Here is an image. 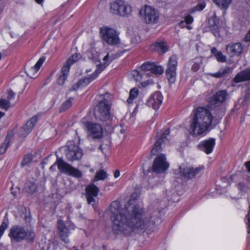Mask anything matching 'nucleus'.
<instances>
[{"instance_id":"obj_1","label":"nucleus","mask_w":250,"mask_h":250,"mask_svg":"<svg viewBox=\"0 0 250 250\" xmlns=\"http://www.w3.org/2000/svg\"><path fill=\"white\" fill-rule=\"evenodd\" d=\"M110 212L112 229L116 234H129L134 229L151 230L161 222L156 215L144 218V209L138 205H126L122 208L120 203L115 201L111 203Z\"/></svg>"},{"instance_id":"obj_2","label":"nucleus","mask_w":250,"mask_h":250,"mask_svg":"<svg viewBox=\"0 0 250 250\" xmlns=\"http://www.w3.org/2000/svg\"><path fill=\"white\" fill-rule=\"evenodd\" d=\"M189 133L194 137L205 135L209 130L213 116L206 108L198 107L192 113Z\"/></svg>"},{"instance_id":"obj_3","label":"nucleus","mask_w":250,"mask_h":250,"mask_svg":"<svg viewBox=\"0 0 250 250\" xmlns=\"http://www.w3.org/2000/svg\"><path fill=\"white\" fill-rule=\"evenodd\" d=\"M111 97V95L108 93L104 94L102 99L96 105L94 110L96 119L99 122L105 123V125H109L112 119L110 112L111 103L109 98Z\"/></svg>"},{"instance_id":"obj_4","label":"nucleus","mask_w":250,"mask_h":250,"mask_svg":"<svg viewBox=\"0 0 250 250\" xmlns=\"http://www.w3.org/2000/svg\"><path fill=\"white\" fill-rule=\"evenodd\" d=\"M11 241L20 242L26 240L28 242H32L35 238V233L33 229H26L20 225L12 226L8 234Z\"/></svg>"},{"instance_id":"obj_5","label":"nucleus","mask_w":250,"mask_h":250,"mask_svg":"<svg viewBox=\"0 0 250 250\" xmlns=\"http://www.w3.org/2000/svg\"><path fill=\"white\" fill-rule=\"evenodd\" d=\"M56 165L62 173H66L76 178H81L83 174L80 170L64 162L62 158L57 157L56 162L50 167V170H53L55 168Z\"/></svg>"},{"instance_id":"obj_6","label":"nucleus","mask_w":250,"mask_h":250,"mask_svg":"<svg viewBox=\"0 0 250 250\" xmlns=\"http://www.w3.org/2000/svg\"><path fill=\"white\" fill-rule=\"evenodd\" d=\"M110 10L113 14L128 17L131 14L132 8L123 0H115L110 3Z\"/></svg>"},{"instance_id":"obj_7","label":"nucleus","mask_w":250,"mask_h":250,"mask_svg":"<svg viewBox=\"0 0 250 250\" xmlns=\"http://www.w3.org/2000/svg\"><path fill=\"white\" fill-rule=\"evenodd\" d=\"M100 34L103 40L110 45L120 44L119 33L113 28L104 26L100 28Z\"/></svg>"},{"instance_id":"obj_8","label":"nucleus","mask_w":250,"mask_h":250,"mask_svg":"<svg viewBox=\"0 0 250 250\" xmlns=\"http://www.w3.org/2000/svg\"><path fill=\"white\" fill-rule=\"evenodd\" d=\"M139 14L146 23L155 24L159 21L158 12L150 6H145L141 9Z\"/></svg>"},{"instance_id":"obj_9","label":"nucleus","mask_w":250,"mask_h":250,"mask_svg":"<svg viewBox=\"0 0 250 250\" xmlns=\"http://www.w3.org/2000/svg\"><path fill=\"white\" fill-rule=\"evenodd\" d=\"M108 64L104 62L97 65V69L94 72L88 77L80 79L75 85H73L71 90H76L79 88L83 87L95 79L98 75L106 67Z\"/></svg>"},{"instance_id":"obj_10","label":"nucleus","mask_w":250,"mask_h":250,"mask_svg":"<svg viewBox=\"0 0 250 250\" xmlns=\"http://www.w3.org/2000/svg\"><path fill=\"white\" fill-rule=\"evenodd\" d=\"M83 124L89 137L93 139H98L103 137V128L100 124L90 122H83Z\"/></svg>"},{"instance_id":"obj_11","label":"nucleus","mask_w":250,"mask_h":250,"mask_svg":"<svg viewBox=\"0 0 250 250\" xmlns=\"http://www.w3.org/2000/svg\"><path fill=\"white\" fill-rule=\"evenodd\" d=\"M169 167V164L166 161V157L163 154L158 156L154 159L152 170L158 173L164 172Z\"/></svg>"},{"instance_id":"obj_12","label":"nucleus","mask_w":250,"mask_h":250,"mask_svg":"<svg viewBox=\"0 0 250 250\" xmlns=\"http://www.w3.org/2000/svg\"><path fill=\"white\" fill-rule=\"evenodd\" d=\"M228 97L227 90H219L210 98L209 103L212 108H216L225 103Z\"/></svg>"},{"instance_id":"obj_13","label":"nucleus","mask_w":250,"mask_h":250,"mask_svg":"<svg viewBox=\"0 0 250 250\" xmlns=\"http://www.w3.org/2000/svg\"><path fill=\"white\" fill-rule=\"evenodd\" d=\"M177 64L176 56L175 55L171 56L169 59L166 71L167 78L170 83H173L175 81Z\"/></svg>"},{"instance_id":"obj_14","label":"nucleus","mask_w":250,"mask_h":250,"mask_svg":"<svg viewBox=\"0 0 250 250\" xmlns=\"http://www.w3.org/2000/svg\"><path fill=\"white\" fill-rule=\"evenodd\" d=\"M67 148L66 156L69 161L73 162L81 159L83 153L82 150L79 148L78 146L70 142L67 146Z\"/></svg>"},{"instance_id":"obj_15","label":"nucleus","mask_w":250,"mask_h":250,"mask_svg":"<svg viewBox=\"0 0 250 250\" xmlns=\"http://www.w3.org/2000/svg\"><path fill=\"white\" fill-rule=\"evenodd\" d=\"M244 49V46L239 42H231L226 46V53L230 58L240 56Z\"/></svg>"},{"instance_id":"obj_16","label":"nucleus","mask_w":250,"mask_h":250,"mask_svg":"<svg viewBox=\"0 0 250 250\" xmlns=\"http://www.w3.org/2000/svg\"><path fill=\"white\" fill-rule=\"evenodd\" d=\"M163 97L161 93L156 91L153 94L146 102V104L155 110L158 109L162 103Z\"/></svg>"},{"instance_id":"obj_17","label":"nucleus","mask_w":250,"mask_h":250,"mask_svg":"<svg viewBox=\"0 0 250 250\" xmlns=\"http://www.w3.org/2000/svg\"><path fill=\"white\" fill-rule=\"evenodd\" d=\"M85 197L88 204L95 202L94 199L99 192V188L94 184L88 185L85 188Z\"/></svg>"},{"instance_id":"obj_18","label":"nucleus","mask_w":250,"mask_h":250,"mask_svg":"<svg viewBox=\"0 0 250 250\" xmlns=\"http://www.w3.org/2000/svg\"><path fill=\"white\" fill-rule=\"evenodd\" d=\"M208 27L215 37H220L219 20L214 14L208 20Z\"/></svg>"},{"instance_id":"obj_19","label":"nucleus","mask_w":250,"mask_h":250,"mask_svg":"<svg viewBox=\"0 0 250 250\" xmlns=\"http://www.w3.org/2000/svg\"><path fill=\"white\" fill-rule=\"evenodd\" d=\"M38 120L37 116H33L26 124L20 129L19 135L21 137H25L32 130Z\"/></svg>"},{"instance_id":"obj_20","label":"nucleus","mask_w":250,"mask_h":250,"mask_svg":"<svg viewBox=\"0 0 250 250\" xmlns=\"http://www.w3.org/2000/svg\"><path fill=\"white\" fill-rule=\"evenodd\" d=\"M215 144V139L210 138L201 142L197 147L199 150L204 151L207 154H209L212 152Z\"/></svg>"},{"instance_id":"obj_21","label":"nucleus","mask_w":250,"mask_h":250,"mask_svg":"<svg viewBox=\"0 0 250 250\" xmlns=\"http://www.w3.org/2000/svg\"><path fill=\"white\" fill-rule=\"evenodd\" d=\"M57 228L59 231L60 238L64 242L67 243L69 242L68 234L69 230L68 228L64 225L63 222L59 220L57 222Z\"/></svg>"},{"instance_id":"obj_22","label":"nucleus","mask_w":250,"mask_h":250,"mask_svg":"<svg viewBox=\"0 0 250 250\" xmlns=\"http://www.w3.org/2000/svg\"><path fill=\"white\" fill-rule=\"evenodd\" d=\"M45 60V57H41L39 59L34 66L30 67H27L25 70L27 75L31 78H35L37 76L38 71L44 62Z\"/></svg>"},{"instance_id":"obj_23","label":"nucleus","mask_w":250,"mask_h":250,"mask_svg":"<svg viewBox=\"0 0 250 250\" xmlns=\"http://www.w3.org/2000/svg\"><path fill=\"white\" fill-rule=\"evenodd\" d=\"M169 133V129H168L162 135L156 142L153 148L151 149V152L152 155H156L157 153L161 150L163 144L167 140V136Z\"/></svg>"},{"instance_id":"obj_24","label":"nucleus","mask_w":250,"mask_h":250,"mask_svg":"<svg viewBox=\"0 0 250 250\" xmlns=\"http://www.w3.org/2000/svg\"><path fill=\"white\" fill-rule=\"evenodd\" d=\"M175 177L176 179H181L182 180L187 181L188 178V166L187 164H183L179 167V168L175 170Z\"/></svg>"},{"instance_id":"obj_25","label":"nucleus","mask_w":250,"mask_h":250,"mask_svg":"<svg viewBox=\"0 0 250 250\" xmlns=\"http://www.w3.org/2000/svg\"><path fill=\"white\" fill-rule=\"evenodd\" d=\"M247 80H250V69L244 70L238 73L233 79V82L236 83Z\"/></svg>"},{"instance_id":"obj_26","label":"nucleus","mask_w":250,"mask_h":250,"mask_svg":"<svg viewBox=\"0 0 250 250\" xmlns=\"http://www.w3.org/2000/svg\"><path fill=\"white\" fill-rule=\"evenodd\" d=\"M232 68L229 66H226L219 70L217 72L211 73L210 75L216 78H223L232 72Z\"/></svg>"},{"instance_id":"obj_27","label":"nucleus","mask_w":250,"mask_h":250,"mask_svg":"<svg viewBox=\"0 0 250 250\" xmlns=\"http://www.w3.org/2000/svg\"><path fill=\"white\" fill-rule=\"evenodd\" d=\"M69 70L70 69L68 67L65 66H62L61 69V74L59 76L57 81L59 85H62L64 84L65 81L67 78Z\"/></svg>"},{"instance_id":"obj_28","label":"nucleus","mask_w":250,"mask_h":250,"mask_svg":"<svg viewBox=\"0 0 250 250\" xmlns=\"http://www.w3.org/2000/svg\"><path fill=\"white\" fill-rule=\"evenodd\" d=\"M205 2H202L189 10L188 11V24H191L193 21V18L190 14H193L196 11H202L205 7Z\"/></svg>"},{"instance_id":"obj_29","label":"nucleus","mask_w":250,"mask_h":250,"mask_svg":"<svg viewBox=\"0 0 250 250\" xmlns=\"http://www.w3.org/2000/svg\"><path fill=\"white\" fill-rule=\"evenodd\" d=\"M204 169L203 167H190L188 168V180L195 178L200 172Z\"/></svg>"},{"instance_id":"obj_30","label":"nucleus","mask_w":250,"mask_h":250,"mask_svg":"<svg viewBox=\"0 0 250 250\" xmlns=\"http://www.w3.org/2000/svg\"><path fill=\"white\" fill-rule=\"evenodd\" d=\"M81 57L80 54L75 53L72 55L68 59L66 62L63 64V66H65L69 68L70 69V66L75 62H77Z\"/></svg>"},{"instance_id":"obj_31","label":"nucleus","mask_w":250,"mask_h":250,"mask_svg":"<svg viewBox=\"0 0 250 250\" xmlns=\"http://www.w3.org/2000/svg\"><path fill=\"white\" fill-rule=\"evenodd\" d=\"M214 2L220 8L227 9L231 3L232 0H213Z\"/></svg>"},{"instance_id":"obj_32","label":"nucleus","mask_w":250,"mask_h":250,"mask_svg":"<svg viewBox=\"0 0 250 250\" xmlns=\"http://www.w3.org/2000/svg\"><path fill=\"white\" fill-rule=\"evenodd\" d=\"M37 185L33 182L28 181L26 183L24 186V189L26 192L29 193L35 192L37 189Z\"/></svg>"},{"instance_id":"obj_33","label":"nucleus","mask_w":250,"mask_h":250,"mask_svg":"<svg viewBox=\"0 0 250 250\" xmlns=\"http://www.w3.org/2000/svg\"><path fill=\"white\" fill-rule=\"evenodd\" d=\"M154 67V63L149 62H145L141 66L140 68L142 71L145 72L149 71V73L146 74L147 76H149L151 73V70Z\"/></svg>"},{"instance_id":"obj_34","label":"nucleus","mask_w":250,"mask_h":250,"mask_svg":"<svg viewBox=\"0 0 250 250\" xmlns=\"http://www.w3.org/2000/svg\"><path fill=\"white\" fill-rule=\"evenodd\" d=\"M10 145V138L9 135H7L4 142L0 146V154H3Z\"/></svg>"},{"instance_id":"obj_35","label":"nucleus","mask_w":250,"mask_h":250,"mask_svg":"<svg viewBox=\"0 0 250 250\" xmlns=\"http://www.w3.org/2000/svg\"><path fill=\"white\" fill-rule=\"evenodd\" d=\"M33 158V155L30 153L25 155L21 163V167H24V166L30 164L32 162Z\"/></svg>"},{"instance_id":"obj_36","label":"nucleus","mask_w":250,"mask_h":250,"mask_svg":"<svg viewBox=\"0 0 250 250\" xmlns=\"http://www.w3.org/2000/svg\"><path fill=\"white\" fill-rule=\"evenodd\" d=\"M107 177V174L103 170H101L97 172L95 176L94 177L93 181L96 182L98 180H104Z\"/></svg>"},{"instance_id":"obj_37","label":"nucleus","mask_w":250,"mask_h":250,"mask_svg":"<svg viewBox=\"0 0 250 250\" xmlns=\"http://www.w3.org/2000/svg\"><path fill=\"white\" fill-rule=\"evenodd\" d=\"M156 49L163 54L167 50V45L166 42H155L154 44Z\"/></svg>"},{"instance_id":"obj_38","label":"nucleus","mask_w":250,"mask_h":250,"mask_svg":"<svg viewBox=\"0 0 250 250\" xmlns=\"http://www.w3.org/2000/svg\"><path fill=\"white\" fill-rule=\"evenodd\" d=\"M138 95V89L136 88H134L131 89L129 92V98L127 100L128 104H130L132 103L133 99L137 97Z\"/></svg>"},{"instance_id":"obj_39","label":"nucleus","mask_w":250,"mask_h":250,"mask_svg":"<svg viewBox=\"0 0 250 250\" xmlns=\"http://www.w3.org/2000/svg\"><path fill=\"white\" fill-rule=\"evenodd\" d=\"M11 106L10 101L6 99H0V108L7 110Z\"/></svg>"},{"instance_id":"obj_40","label":"nucleus","mask_w":250,"mask_h":250,"mask_svg":"<svg viewBox=\"0 0 250 250\" xmlns=\"http://www.w3.org/2000/svg\"><path fill=\"white\" fill-rule=\"evenodd\" d=\"M73 100V98H69L67 101H66L62 105L61 107V111H64L68 109L72 105V101Z\"/></svg>"},{"instance_id":"obj_41","label":"nucleus","mask_w":250,"mask_h":250,"mask_svg":"<svg viewBox=\"0 0 250 250\" xmlns=\"http://www.w3.org/2000/svg\"><path fill=\"white\" fill-rule=\"evenodd\" d=\"M163 72L164 70L161 66L156 65L154 63V67L151 70V73L156 75H161L163 73Z\"/></svg>"},{"instance_id":"obj_42","label":"nucleus","mask_w":250,"mask_h":250,"mask_svg":"<svg viewBox=\"0 0 250 250\" xmlns=\"http://www.w3.org/2000/svg\"><path fill=\"white\" fill-rule=\"evenodd\" d=\"M145 73H141L138 70H133L132 72V77L134 78L136 81H140L143 78V75H144Z\"/></svg>"},{"instance_id":"obj_43","label":"nucleus","mask_w":250,"mask_h":250,"mask_svg":"<svg viewBox=\"0 0 250 250\" xmlns=\"http://www.w3.org/2000/svg\"><path fill=\"white\" fill-rule=\"evenodd\" d=\"M215 58L218 62H225L227 61L226 56L223 55L221 51L217 54Z\"/></svg>"},{"instance_id":"obj_44","label":"nucleus","mask_w":250,"mask_h":250,"mask_svg":"<svg viewBox=\"0 0 250 250\" xmlns=\"http://www.w3.org/2000/svg\"><path fill=\"white\" fill-rule=\"evenodd\" d=\"M8 227V224L5 221H3L0 226V238L3 235L4 231Z\"/></svg>"},{"instance_id":"obj_45","label":"nucleus","mask_w":250,"mask_h":250,"mask_svg":"<svg viewBox=\"0 0 250 250\" xmlns=\"http://www.w3.org/2000/svg\"><path fill=\"white\" fill-rule=\"evenodd\" d=\"M246 219L247 220L246 224L248 225V233L250 234V202L249 203V210L246 216Z\"/></svg>"},{"instance_id":"obj_46","label":"nucleus","mask_w":250,"mask_h":250,"mask_svg":"<svg viewBox=\"0 0 250 250\" xmlns=\"http://www.w3.org/2000/svg\"><path fill=\"white\" fill-rule=\"evenodd\" d=\"M187 146H188V142H187V140H185V141H184L183 142H182L181 143L180 146L179 148V151L182 154H183L184 149L186 148Z\"/></svg>"},{"instance_id":"obj_47","label":"nucleus","mask_w":250,"mask_h":250,"mask_svg":"<svg viewBox=\"0 0 250 250\" xmlns=\"http://www.w3.org/2000/svg\"><path fill=\"white\" fill-rule=\"evenodd\" d=\"M179 24L181 27L188 28V16H186L185 20L184 21H181Z\"/></svg>"},{"instance_id":"obj_48","label":"nucleus","mask_w":250,"mask_h":250,"mask_svg":"<svg viewBox=\"0 0 250 250\" xmlns=\"http://www.w3.org/2000/svg\"><path fill=\"white\" fill-rule=\"evenodd\" d=\"M15 93L11 90H8L7 92V100L10 101L15 97Z\"/></svg>"},{"instance_id":"obj_49","label":"nucleus","mask_w":250,"mask_h":250,"mask_svg":"<svg viewBox=\"0 0 250 250\" xmlns=\"http://www.w3.org/2000/svg\"><path fill=\"white\" fill-rule=\"evenodd\" d=\"M244 41L246 42H248L250 41V30L246 34L244 38Z\"/></svg>"},{"instance_id":"obj_50","label":"nucleus","mask_w":250,"mask_h":250,"mask_svg":"<svg viewBox=\"0 0 250 250\" xmlns=\"http://www.w3.org/2000/svg\"><path fill=\"white\" fill-rule=\"evenodd\" d=\"M220 52V51L217 50V49L216 47H213L211 49V54L214 55L215 57L216 56L217 54H218V53H219V52Z\"/></svg>"},{"instance_id":"obj_51","label":"nucleus","mask_w":250,"mask_h":250,"mask_svg":"<svg viewBox=\"0 0 250 250\" xmlns=\"http://www.w3.org/2000/svg\"><path fill=\"white\" fill-rule=\"evenodd\" d=\"M200 67L199 64L197 63H195L192 66L191 69L194 72L197 71Z\"/></svg>"},{"instance_id":"obj_52","label":"nucleus","mask_w":250,"mask_h":250,"mask_svg":"<svg viewBox=\"0 0 250 250\" xmlns=\"http://www.w3.org/2000/svg\"><path fill=\"white\" fill-rule=\"evenodd\" d=\"M245 166L247 168L248 172H250V161L245 163Z\"/></svg>"},{"instance_id":"obj_53","label":"nucleus","mask_w":250,"mask_h":250,"mask_svg":"<svg viewBox=\"0 0 250 250\" xmlns=\"http://www.w3.org/2000/svg\"><path fill=\"white\" fill-rule=\"evenodd\" d=\"M114 177L115 178L118 177L119 176V175H120V171H119V170H116L115 171V172H114Z\"/></svg>"},{"instance_id":"obj_54","label":"nucleus","mask_w":250,"mask_h":250,"mask_svg":"<svg viewBox=\"0 0 250 250\" xmlns=\"http://www.w3.org/2000/svg\"><path fill=\"white\" fill-rule=\"evenodd\" d=\"M250 98V95L247 92V94L245 95L244 99L245 101H248Z\"/></svg>"},{"instance_id":"obj_55","label":"nucleus","mask_w":250,"mask_h":250,"mask_svg":"<svg viewBox=\"0 0 250 250\" xmlns=\"http://www.w3.org/2000/svg\"><path fill=\"white\" fill-rule=\"evenodd\" d=\"M30 216H25V220L26 222H29L30 221Z\"/></svg>"},{"instance_id":"obj_56","label":"nucleus","mask_w":250,"mask_h":250,"mask_svg":"<svg viewBox=\"0 0 250 250\" xmlns=\"http://www.w3.org/2000/svg\"><path fill=\"white\" fill-rule=\"evenodd\" d=\"M44 0H35V1L39 4H41Z\"/></svg>"},{"instance_id":"obj_57","label":"nucleus","mask_w":250,"mask_h":250,"mask_svg":"<svg viewBox=\"0 0 250 250\" xmlns=\"http://www.w3.org/2000/svg\"><path fill=\"white\" fill-rule=\"evenodd\" d=\"M108 54H107L104 57V60L106 61L108 59Z\"/></svg>"},{"instance_id":"obj_58","label":"nucleus","mask_w":250,"mask_h":250,"mask_svg":"<svg viewBox=\"0 0 250 250\" xmlns=\"http://www.w3.org/2000/svg\"><path fill=\"white\" fill-rule=\"evenodd\" d=\"M121 133L124 134L125 132V130L124 129H122L120 131Z\"/></svg>"},{"instance_id":"obj_59","label":"nucleus","mask_w":250,"mask_h":250,"mask_svg":"<svg viewBox=\"0 0 250 250\" xmlns=\"http://www.w3.org/2000/svg\"><path fill=\"white\" fill-rule=\"evenodd\" d=\"M191 28H192V27L188 25V30H189V29H190Z\"/></svg>"},{"instance_id":"obj_60","label":"nucleus","mask_w":250,"mask_h":250,"mask_svg":"<svg viewBox=\"0 0 250 250\" xmlns=\"http://www.w3.org/2000/svg\"><path fill=\"white\" fill-rule=\"evenodd\" d=\"M225 179V178H222V180H223V181H224Z\"/></svg>"},{"instance_id":"obj_61","label":"nucleus","mask_w":250,"mask_h":250,"mask_svg":"<svg viewBox=\"0 0 250 250\" xmlns=\"http://www.w3.org/2000/svg\"><path fill=\"white\" fill-rule=\"evenodd\" d=\"M99 148L102 149V146H100Z\"/></svg>"}]
</instances>
